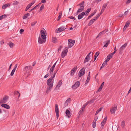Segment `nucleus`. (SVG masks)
Segmentation results:
<instances>
[{"mask_svg": "<svg viewBox=\"0 0 131 131\" xmlns=\"http://www.w3.org/2000/svg\"><path fill=\"white\" fill-rule=\"evenodd\" d=\"M54 80L51 79H48L47 81V84L48 85L46 93H48L50 91L51 89H52L53 87V83Z\"/></svg>", "mask_w": 131, "mask_h": 131, "instance_id": "1", "label": "nucleus"}, {"mask_svg": "<svg viewBox=\"0 0 131 131\" xmlns=\"http://www.w3.org/2000/svg\"><path fill=\"white\" fill-rule=\"evenodd\" d=\"M30 66H27L25 67L24 69V71L25 73L28 75H29L30 74Z\"/></svg>", "mask_w": 131, "mask_h": 131, "instance_id": "2", "label": "nucleus"}, {"mask_svg": "<svg viewBox=\"0 0 131 131\" xmlns=\"http://www.w3.org/2000/svg\"><path fill=\"white\" fill-rule=\"evenodd\" d=\"M38 42L40 44L44 43L46 41V38L40 36L38 38Z\"/></svg>", "mask_w": 131, "mask_h": 131, "instance_id": "3", "label": "nucleus"}, {"mask_svg": "<svg viewBox=\"0 0 131 131\" xmlns=\"http://www.w3.org/2000/svg\"><path fill=\"white\" fill-rule=\"evenodd\" d=\"M127 43H126L120 48L119 50V52L120 54H122L123 53V50L127 47Z\"/></svg>", "mask_w": 131, "mask_h": 131, "instance_id": "4", "label": "nucleus"}, {"mask_svg": "<svg viewBox=\"0 0 131 131\" xmlns=\"http://www.w3.org/2000/svg\"><path fill=\"white\" fill-rule=\"evenodd\" d=\"M68 41V46L69 48H71L74 45L75 42V41L74 40L70 39H69Z\"/></svg>", "mask_w": 131, "mask_h": 131, "instance_id": "5", "label": "nucleus"}, {"mask_svg": "<svg viewBox=\"0 0 131 131\" xmlns=\"http://www.w3.org/2000/svg\"><path fill=\"white\" fill-rule=\"evenodd\" d=\"M68 48L67 47H65V49L61 53V57L63 58H64L67 54L68 52Z\"/></svg>", "mask_w": 131, "mask_h": 131, "instance_id": "6", "label": "nucleus"}, {"mask_svg": "<svg viewBox=\"0 0 131 131\" xmlns=\"http://www.w3.org/2000/svg\"><path fill=\"white\" fill-rule=\"evenodd\" d=\"M117 105L115 104L114 106H113L112 108L110 109V111L112 114H113L115 113V111L117 109Z\"/></svg>", "mask_w": 131, "mask_h": 131, "instance_id": "7", "label": "nucleus"}, {"mask_svg": "<svg viewBox=\"0 0 131 131\" xmlns=\"http://www.w3.org/2000/svg\"><path fill=\"white\" fill-rule=\"evenodd\" d=\"M55 111L56 114L57 118H58L59 116V111L58 106L57 104H55Z\"/></svg>", "mask_w": 131, "mask_h": 131, "instance_id": "8", "label": "nucleus"}, {"mask_svg": "<svg viewBox=\"0 0 131 131\" xmlns=\"http://www.w3.org/2000/svg\"><path fill=\"white\" fill-rule=\"evenodd\" d=\"M80 84V82L79 81H77L75 84L72 86V88L73 89H76L79 87Z\"/></svg>", "mask_w": 131, "mask_h": 131, "instance_id": "9", "label": "nucleus"}, {"mask_svg": "<svg viewBox=\"0 0 131 131\" xmlns=\"http://www.w3.org/2000/svg\"><path fill=\"white\" fill-rule=\"evenodd\" d=\"M85 73V70L83 68L81 69L80 70L79 74V77L82 76Z\"/></svg>", "mask_w": 131, "mask_h": 131, "instance_id": "10", "label": "nucleus"}, {"mask_svg": "<svg viewBox=\"0 0 131 131\" xmlns=\"http://www.w3.org/2000/svg\"><path fill=\"white\" fill-rule=\"evenodd\" d=\"M84 9V6L83 5L81 6L80 8L78 9L77 12V15H78V14L80 12L83 11V10Z\"/></svg>", "mask_w": 131, "mask_h": 131, "instance_id": "11", "label": "nucleus"}, {"mask_svg": "<svg viewBox=\"0 0 131 131\" xmlns=\"http://www.w3.org/2000/svg\"><path fill=\"white\" fill-rule=\"evenodd\" d=\"M41 36L43 37L46 38L47 34L43 30H41L40 31Z\"/></svg>", "mask_w": 131, "mask_h": 131, "instance_id": "12", "label": "nucleus"}, {"mask_svg": "<svg viewBox=\"0 0 131 131\" xmlns=\"http://www.w3.org/2000/svg\"><path fill=\"white\" fill-rule=\"evenodd\" d=\"M85 15V14L84 12H82L78 15V19L79 20L81 19Z\"/></svg>", "mask_w": 131, "mask_h": 131, "instance_id": "13", "label": "nucleus"}, {"mask_svg": "<svg viewBox=\"0 0 131 131\" xmlns=\"http://www.w3.org/2000/svg\"><path fill=\"white\" fill-rule=\"evenodd\" d=\"M77 67H75L72 69L71 71V75H74L75 71L77 69Z\"/></svg>", "mask_w": 131, "mask_h": 131, "instance_id": "14", "label": "nucleus"}, {"mask_svg": "<svg viewBox=\"0 0 131 131\" xmlns=\"http://www.w3.org/2000/svg\"><path fill=\"white\" fill-rule=\"evenodd\" d=\"M17 66V64H16L15 65L14 68V69L13 70H12V71L10 73V75L11 76H12L13 75V74L15 71L16 69Z\"/></svg>", "mask_w": 131, "mask_h": 131, "instance_id": "15", "label": "nucleus"}, {"mask_svg": "<svg viewBox=\"0 0 131 131\" xmlns=\"http://www.w3.org/2000/svg\"><path fill=\"white\" fill-rule=\"evenodd\" d=\"M65 113L66 116H67L68 118H69L70 117L71 114H70V111L68 109L66 110Z\"/></svg>", "mask_w": 131, "mask_h": 131, "instance_id": "16", "label": "nucleus"}, {"mask_svg": "<svg viewBox=\"0 0 131 131\" xmlns=\"http://www.w3.org/2000/svg\"><path fill=\"white\" fill-rule=\"evenodd\" d=\"M66 28H66L64 26H61L58 28V31H59L58 32H61L64 30Z\"/></svg>", "mask_w": 131, "mask_h": 131, "instance_id": "17", "label": "nucleus"}, {"mask_svg": "<svg viewBox=\"0 0 131 131\" xmlns=\"http://www.w3.org/2000/svg\"><path fill=\"white\" fill-rule=\"evenodd\" d=\"M62 84V81L61 80H60L58 83V84H57V85H56V89H58L61 86V85Z\"/></svg>", "mask_w": 131, "mask_h": 131, "instance_id": "18", "label": "nucleus"}, {"mask_svg": "<svg viewBox=\"0 0 131 131\" xmlns=\"http://www.w3.org/2000/svg\"><path fill=\"white\" fill-rule=\"evenodd\" d=\"M1 106L7 109H9L10 108V107L8 105L5 104H2Z\"/></svg>", "mask_w": 131, "mask_h": 131, "instance_id": "19", "label": "nucleus"}, {"mask_svg": "<svg viewBox=\"0 0 131 131\" xmlns=\"http://www.w3.org/2000/svg\"><path fill=\"white\" fill-rule=\"evenodd\" d=\"M89 102L86 103L84 105L81 109L79 111V113H81L83 111V110H84L86 106L88 104Z\"/></svg>", "mask_w": 131, "mask_h": 131, "instance_id": "20", "label": "nucleus"}, {"mask_svg": "<svg viewBox=\"0 0 131 131\" xmlns=\"http://www.w3.org/2000/svg\"><path fill=\"white\" fill-rule=\"evenodd\" d=\"M110 41L109 40H108L107 41H105L103 42V43L105 44V45L103 46V47H107L108 45L110 43Z\"/></svg>", "mask_w": 131, "mask_h": 131, "instance_id": "21", "label": "nucleus"}, {"mask_svg": "<svg viewBox=\"0 0 131 131\" xmlns=\"http://www.w3.org/2000/svg\"><path fill=\"white\" fill-rule=\"evenodd\" d=\"M58 70H57L55 72H54L53 73H52V74H50V75H51V77L49 79H51L52 80H54L53 78H54L55 75L57 72V71Z\"/></svg>", "mask_w": 131, "mask_h": 131, "instance_id": "22", "label": "nucleus"}, {"mask_svg": "<svg viewBox=\"0 0 131 131\" xmlns=\"http://www.w3.org/2000/svg\"><path fill=\"white\" fill-rule=\"evenodd\" d=\"M108 2H107V3H106L104 4L103 5V6L101 10L104 11L106 7L108 4Z\"/></svg>", "mask_w": 131, "mask_h": 131, "instance_id": "23", "label": "nucleus"}, {"mask_svg": "<svg viewBox=\"0 0 131 131\" xmlns=\"http://www.w3.org/2000/svg\"><path fill=\"white\" fill-rule=\"evenodd\" d=\"M71 100V99L70 98L67 99L64 103V106H67L68 105V103L70 102Z\"/></svg>", "mask_w": 131, "mask_h": 131, "instance_id": "24", "label": "nucleus"}, {"mask_svg": "<svg viewBox=\"0 0 131 131\" xmlns=\"http://www.w3.org/2000/svg\"><path fill=\"white\" fill-rule=\"evenodd\" d=\"M8 99V96H5L4 97L2 101V102L4 103H6Z\"/></svg>", "mask_w": 131, "mask_h": 131, "instance_id": "25", "label": "nucleus"}, {"mask_svg": "<svg viewBox=\"0 0 131 131\" xmlns=\"http://www.w3.org/2000/svg\"><path fill=\"white\" fill-rule=\"evenodd\" d=\"M10 5V4L9 3L5 5H3L2 6V8L3 9H5L6 8L9 6Z\"/></svg>", "mask_w": 131, "mask_h": 131, "instance_id": "26", "label": "nucleus"}, {"mask_svg": "<svg viewBox=\"0 0 131 131\" xmlns=\"http://www.w3.org/2000/svg\"><path fill=\"white\" fill-rule=\"evenodd\" d=\"M91 10V8H88L87 10L85 11V15L87 16L88 15V14H89V13L90 12V11Z\"/></svg>", "mask_w": 131, "mask_h": 131, "instance_id": "27", "label": "nucleus"}, {"mask_svg": "<svg viewBox=\"0 0 131 131\" xmlns=\"http://www.w3.org/2000/svg\"><path fill=\"white\" fill-rule=\"evenodd\" d=\"M8 44L10 48H13L14 46V44L11 41L9 42Z\"/></svg>", "mask_w": 131, "mask_h": 131, "instance_id": "28", "label": "nucleus"}, {"mask_svg": "<svg viewBox=\"0 0 131 131\" xmlns=\"http://www.w3.org/2000/svg\"><path fill=\"white\" fill-rule=\"evenodd\" d=\"M112 57L110 55L108 54L107 57L106 59L105 60L106 62H107Z\"/></svg>", "mask_w": 131, "mask_h": 131, "instance_id": "29", "label": "nucleus"}, {"mask_svg": "<svg viewBox=\"0 0 131 131\" xmlns=\"http://www.w3.org/2000/svg\"><path fill=\"white\" fill-rule=\"evenodd\" d=\"M30 16V14L28 13H27L26 14H25L23 18V19H26L27 17Z\"/></svg>", "mask_w": 131, "mask_h": 131, "instance_id": "30", "label": "nucleus"}, {"mask_svg": "<svg viewBox=\"0 0 131 131\" xmlns=\"http://www.w3.org/2000/svg\"><path fill=\"white\" fill-rule=\"evenodd\" d=\"M107 62H106L105 61V62H104L102 64V66L101 67V68L100 69V70L103 67H105L106 65L107 64Z\"/></svg>", "mask_w": 131, "mask_h": 131, "instance_id": "31", "label": "nucleus"}, {"mask_svg": "<svg viewBox=\"0 0 131 131\" xmlns=\"http://www.w3.org/2000/svg\"><path fill=\"white\" fill-rule=\"evenodd\" d=\"M103 109V107H101L99 109H98L96 111V113L95 114V115H96L98 114V113L99 112L101 111Z\"/></svg>", "mask_w": 131, "mask_h": 131, "instance_id": "32", "label": "nucleus"}, {"mask_svg": "<svg viewBox=\"0 0 131 131\" xmlns=\"http://www.w3.org/2000/svg\"><path fill=\"white\" fill-rule=\"evenodd\" d=\"M121 126L122 128L124 127L125 126V121H123L121 123Z\"/></svg>", "mask_w": 131, "mask_h": 131, "instance_id": "33", "label": "nucleus"}, {"mask_svg": "<svg viewBox=\"0 0 131 131\" xmlns=\"http://www.w3.org/2000/svg\"><path fill=\"white\" fill-rule=\"evenodd\" d=\"M95 21L93 19L91 20L89 23V25L90 26L93 24Z\"/></svg>", "mask_w": 131, "mask_h": 131, "instance_id": "34", "label": "nucleus"}, {"mask_svg": "<svg viewBox=\"0 0 131 131\" xmlns=\"http://www.w3.org/2000/svg\"><path fill=\"white\" fill-rule=\"evenodd\" d=\"M104 82H103L102 83V84L100 86V88L98 90V91L99 92L102 89L103 87V86L104 85Z\"/></svg>", "mask_w": 131, "mask_h": 131, "instance_id": "35", "label": "nucleus"}, {"mask_svg": "<svg viewBox=\"0 0 131 131\" xmlns=\"http://www.w3.org/2000/svg\"><path fill=\"white\" fill-rule=\"evenodd\" d=\"M52 41L53 43H56L57 42V39L55 37H53Z\"/></svg>", "mask_w": 131, "mask_h": 131, "instance_id": "36", "label": "nucleus"}, {"mask_svg": "<svg viewBox=\"0 0 131 131\" xmlns=\"http://www.w3.org/2000/svg\"><path fill=\"white\" fill-rule=\"evenodd\" d=\"M100 15L98 14L96 15L95 17H94L93 19L95 21L96 20V19L100 17Z\"/></svg>", "mask_w": 131, "mask_h": 131, "instance_id": "37", "label": "nucleus"}, {"mask_svg": "<svg viewBox=\"0 0 131 131\" xmlns=\"http://www.w3.org/2000/svg\"><path fill=\"white\" fill-rule=\"evenodd\" d=\"M90 76H88L87 79L85 82V83H87L89 82V81L90 79Z\"/></svg>", "mask_w": 131, "mask_h": 131, "instance_id": "38", "label": "nucleus"}, {"mask_svg": "<svg viewBox=\"0 0 131 131\" xmlns=\"http://www.w3.org/2000/svg\"><path fill=\"white\" fill-rule=\"evenodd\" d=\"M62 15V12H61L59 13V16H58V19L57 20L58 21L60 19L61 16Z\"/></svg>", "mask_w": 131, "mask_h": 131, "instance_id": "39", "label": "nucleus"}, {"mask_svg": "<svg viewBox=\"0 0 131 131\" xmlns=\"http://www.w3.org/2000/svg\"><path fill=\"white\" fill-rule=\"evenodd\" d=\"M54 70V69L52 68H51L49 71L50 74H52V73H53V71Z\"/></svg>", "mask_w": 131, "mask_h": 131, "instance_id": "40", "label": "nucleus"}, {"mask_svg": "<svg viewBox=\"0 0 131 131\" xmlns=\"http://www.w3.org/2000/svg\"><path fill=\"white\" fill-rule=\"evenodd\" d=\"M130 20H129L126 22L125 25L126 26H128L129 24L130 23Z\"/></svg>", "mask_w": 131, "mask_h": 131, "instance_id": "41", "label": "nucleus"}, {"mask_svg": "<svg viewBox=\"0 0 131 131\" xmlns=\"http://www.w3.org/2000/svg\"><path fill=\"white\" fill-rule=\"evenodd\" d=\"M37 23V21H35L33 22L32 23H31V25L32 26H35V25L36 23Z\"/></svg>", "mask_w": 131, "mask_h": 131, "instance_id": "42", "label": "nucleus"}, {"mask_svg": "<svg viewBox=\"0 0 131 131\" xmlns=\"http://www.w3.org/2000/svg\"><path fill=\"white\" fill-rule=\"evenodd\" d=\"M100 54V52H99L98 51L95 54L94 57H95V58H97V57L99 56Z\"/></svg>", "mask_w": 131, "mask_h": 131, "instance_id": "43", "label": "nucleus"}, {"mask_svg": "<svg viewBox=\"0 0 131 131\" xmlns=\"http://www.w3.org/2000/svg\"><path fill=\"white\" fill-rule=\"evenodd\" d=\"M91 51L87 56L86 58H88L90 59V54H91Z\"/></svg>", "mask_w": 131, "mask_h": 131, "instance_id": "44", "label": "nucleus"}, {"mask_svg": "<svg viewBox=\"0 0 131 131\" xmlns=\"http://www.w3.org/2000/svg\"><path fill=\"white\" fill-rule=\"evenodd\" d=\"M89 60V59L88 58H85L84 60V63L86 62H88Z\"/></svg>", "mask_w": 131, "mask_h": 131, "instance_id": "45", "label": "nucleus"}, {"mask_svg": "<svg viewBox=\"0 0 131 131\" xmlns=\"http://www.w3.org/2000/svg\"><path fill=\"white\" fill-rule=\"evenodd\" d=\"M107 118L106 117H105L104 118V119H103V121H102V122H103V123H105L106 122L107 120Z\"/></svg>", "mask_w": 131, "mask_h": 131, "instance_id": "46", "label": "nucleus"}, {"mask_svg": "<svg viewBox=\"0 0 131 131\" xmlns=\"http://www.w3.org/2000/svg\"><path fill=\"white\" fill-rule=\"evenodd\" d=\"M2 19L3 18H4L6 17V16L5 15H3L0 16Z\"/></svg>", "mask_w": 131, "mask_h": 131, "instance_id": "47", "label": "nucleus"}, {"mask_svg": "<svg viewBox=\"0 0 131 131\" xmlns=\"http://www.w3.org/2000/svg\"><path fill=\"white\" fill-rule=\"evenodd\" d=\"M105 123H103V122H102L101 124V129H103V128L104 125L105 124Z\"/></svg>", "mask_w": 131, "mask_h": 131, "instance_id": "48", "label": "nucleus"}, {"mask_svg": "<svg viewBox=\"0 0 131 131\" xmlns=\"http://www.w3.org/2000/svg\"><path fill=\"white\" fill-rule=\"evenodd\" d=\"M44 7V5L43 4H42L40 7V10L41 11L42 10V9H43Z\"/></svg>", "mask_w": 131, "mask_h": 131, "instance_id": "49", "label": "nucleus"}, {"mask_svg": "<svg viewBox=\"0 0 131 131\" xmlns=\"http://www.w3.org/2000/svg\"><path fill=\"white\" fill-rule=\"evenodd\" d=\"M96 123H94V122H93V124H92V127H93V128H95L96 126Z\"/></svg>", "mask_w": 131, "mask_h": 131, "instance_id": "50", "label": "nucleus"}, {"mask_svg": "<svg viewBox=\"0 0 131 131\" xmlns=\"http://www.w3.org/2000/svg\"><path fill=\"white\" fill-rule=\"evenodd\" d=\"M84 1H82L80 3L79 5L80 6H83L84 4Z\"/></svg>", "mask_w": 131, "mask_h": 131, "instance_id": "51", "label": "nucleus"}, {"mask_svg": "<svg viewBox=\"0 0 131 131\" xmlns=\"http://www.w3.org/2000/svg\"><path fill=\"white\" fill-rule=\"evenodd\" d=\"M40 4H41V3H40L38 5H37L36 6H35L34 7L35 9H36V8H38L39 7Z\"/></svg>", "mask_w": 131, "mask_h": 131, "instance_id": "52", "label": "nucleus"}, {"mask_svg": "<svg viewBox=\"0 0 131 131\" xmlns=\"http://www.w3.org/2000/svg\"><path fill=\"white\" fill-rule=\"evenodd\" d=\"M69 18H70V19H74L75 20V19H76L74 17L72 16H70V17H69Z\"/></svg>", "mask_w": 131, "mask_h": 131, "instance_id": "53", "label": "nucleus"}, {"mask_svg": "<svg viewBox=\"0 0 131 131\" xmlns=\"http://www.w3.org/2000/svg\"><path fill=\"white\" fill-rule=\"evenodd\" d=\"M15 94H16L18 95H18V97H19L20 96V94H19V92L17 91H16V92H15Z\"/></svg>", "mask_w": 131, "mask_h": 131, "instance_id": "54", "label": "nucleus"}, {"mask_svg": "<svg viewBox=\"0 0 131 131\" xmlns=\"http://www.w3.org/2000/svg\"><path fill=\"white\" fill-rule=\"evenodd\" d=\"M62 48V46H60L59 48H58V52H59L60 51L61 49Z\"/></svg>", "mask_w": 131, "mask_h": 131, "instance_id": "55", "label": "nucleus"}, {"mask_svg": "<svg viewBox=\"0 0 131 131\" xmlns=\"http://www.w3.org/2000/svg\"><path fill=\"white\" fill-rule=\"evenodd\" d=\"M32 6L30 4H28L26 7L28 9H29Z\"/></svg>", "mask_w": 131, "mask_h": 131, "instance_id": "56", "label": "nucleus"}, {"mask_svg": "<svg viewBox=\"0 0 131 131\" xmlns=\"http://www.w3.org/2000/svg\"><path fill=\"white\" fill-rule=\"evenodd\" d=\"M131 2V0H127L126 4H127L130 3Z\"/></svg>", "mask_w": 131, "mask_h": 131, "instance_id": "57", "label": "nucleus"}, {"mask_svg": "<svg viewBox=\"0 0 131 131\" xmlns=\"http://www.w3.org/2000/svg\"><path fill=\"white\" fill-rule=\"evenodd\" d=\"M24 31V30L23 29H21L20 31V33L21 34Z\"/></svg>", "mask_w": 131, "mask_h": 131, "instance_id": "58", "label": "nucleus"}, {"mask_svg": "<svg viewBox=\"0 0 131 131\" xmlns=\"http://www.w3.org/2000/svg\"><path fill=\"white\" fill-rule=\"evenodd\" d=\"M116 52L114 51L113 52L109 54L112 57V56L116 53Z\"/></svg>", "mask_w": 131, "mask_h": 131, "instance_id": "59", "label": "nucleus"}, {"mask_svg": "<svg viewBox=\"0 0 131 131\" xmlns=\"http://www.w3.org/2000/svg\"><path fill=\"white\" fill-rule=\"evenodd\" d=\"M97 119L98 117H96V118L94 119L93 122L94 123H96V122L97 120Z\"/></svg>", "mask_w": 131, "mask_h": 131, "instance_id": "60", "label": "nucleus"}, {"mask_svg": "<svg viewBox=\"0 0 131 131\" xmlns=\"http://www.w3.org/2000/svg\"><path fill=\"white\" fill-rule=\"evenodd\" d=\"M128 26H126V25H125L124 27V28H123V30H126L127 28V27H128Z\"/></svg>", "mask_w": 131, "mask_h": 131, "instance_id": "61", "label": "nucleus"}, {"mask_svg": "<svg viewBox=\"0 0 131 131\" xmlns=\"http://www.w3.org/2000/svg\"><path fill=\"white\" fill-rule=\"evenodd\" d=\"M49 76V74L47 73L45 76H44V78H47V77H48Z\"/></svg>", "mask_w": 131, "mask_h": 131, "instance_id": "62", "label": "nucleus"}, {"mask_svg": "<svg viewBox=\"0 0 131 131\" xmlns=\"http://www.w3.org/2000/svg\"><path fill=\"white\" fill-rule=\"evenodd\" d=\"M56 63H57V62L53 65V66L52 67H51L52 68L54 69V68L55 67V66H56Z\"/></svg>", "mask_w": 131, "mask_h": 131, "instance_id": "63", "label": "nucleus"}, {"mask_svg": "<svg viewBox=\"0 0 131 131\" xmlns=\"http://www.w3.org/2000/svg\"><path fill=\"white\" fill-rule=\"evenodd\" d=\"M123 16V15L122 14H119L118 15V17H121Z\"/></svg>", "mask_w": 131, "mask_h": 131, "instance_id": "64", "label": "nucleus"}]
</instances>
